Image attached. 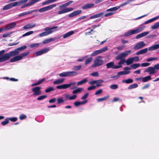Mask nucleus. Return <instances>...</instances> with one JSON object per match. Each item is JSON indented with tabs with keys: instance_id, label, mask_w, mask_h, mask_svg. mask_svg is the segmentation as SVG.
Segmentation results:
<instances>
[{
	"instance_id": "46",
	"label": "nucleus",
	"mask_w": 159,
	"mask_h": 159,
	"mask_svg": "<svg viewBox=\"0 0 159 159\" xmlns=\"http://www.w3.org/2000/svg\"><path fill=\"white\" fill-rule=\"evenodd\" d=\"M12 32H8L3 34L2 35V37L3 38H6L8 37H10V35L12 33Z\"/></svg>"
},
{
	"instance_id": "23",
	"label": "nucleus",
	"mask_w": 159,
	"mask_h": 159,
	"mask_svg": "<svg viewBox=\"0 0 159 159\" xmlns=\"http://www.w3.org/2000/svg\"><path fill=\"white\" fill-rule=\"evenodd\" d=\"M159 48V44H156L152 45L148 48V50L150 51H152Z\"/></svg>"
},
{
	"instance_id": "58",
	"label": "nucleus",
	"mask_w": 159,
	"mask_h": 159,
	"mask_svg": "<svg viewBox=\"0 0 159 159\" xmlns=\"http://www.w3.org/2000/svg\"><path fill=\"white\" fill-rule=\"evenodd\" d=\"M26 117L27 116L25 115L22 114L20 116L19 118L20 120H23L25 119Z\"/></svg>"
},
{
	"instance_id": "39",
	"label": "nucleus",
	"mask_w": 159,
	"mask_h": 159,
	"mask_svg": "<svg viewBox=\"0 0 159 159\" xmlns=\"http://www.w3.org/2000/svg\"><path fill=\"white\" fill-rule=\"evenodd\" d=\"M81 67L82 66L80 65L73 67L72 69L73 70L77 71L80 70L81 69Z\"/></svg>"
},
{
	"instance_id": "8",
	"label": "nucleus",
	"mask_w": 159,
	"mask_h": 159,
	"mask_svg": "<svg viewBox=\"0 0 159 159\" xmlns=\"http://www.w3.org/2000/svg\"><path fill=\"white\" fill-rule=\"evenodd\" d=\"M131 1H132L131 0H129L121 4L120 6L114 7L111 8H109V9L107 10L106 11H109L117 10H118L119 8H120L121 7H122L125 6L126 4H128L130 2H131Z\"/></svg>"
},
{
	"instance_id": "56",
	"label": "nucleus",
	"mask_w": 159,
	"mask_h": 159,
	"mask_svg": "<svg viewBox=\"0 0 159 159\" xmlns=\"http://www.w3.org/2000/svg\"><path fill=\"white\" fill-rule=\"evenodd\" d=\"M88 56L82 57V58L79 59L77 60V61L79 62H82L84 59L87 58L88 57Z\"/></svg>"
},
{
	"instance_id": "1",
	"label": "nucleus",
	"mask_w": 159,
	"mask_h": 159,
	"mask_svg": "<svg viewBox=\"0 0 159 159\" xmlns=\"http://www.w3.org/2000/svg\"><path fill=\"white\" fill-rule=\"evenodd\" d=\"M26 46H24L15 49L14 50L9 52L8 53L3 54L5 52V50H2L0 51V62H2L8 60L10 57H14L10 59L11 62H14L21 60L22 58L28 55L29 52L23 53L20 55H18L20 52L25 49Z\"/></svg>"
},
{
	"instance_id": "13",
	"label": "nucleus",
	"mask_w": 159,
	"mask_h": 159,
	"mask_svg": "<svg viewBox=\"0 0 159 159\" xmlns=\"http://www.w3.org/2000/svg\"><path fill=\"white\" fill-rule=\"evenodd\" d=\"M63 96L65 97L66 100H73L77 98L76 95L75 94L72 96H70L68 93H65L63 95Z\"/></svg>"
},
{
	"instance_id": "48",
	"label": "nucleus",
	"mask_w": 159,
	"mask_h": 159,
	"mask_svg": "<svg viewBox=\"0 0 159 159\" xmlns=\"http://www.w3.org/2000/svg\"><path fill=\"white\" fill-rule=\"evenodd\" d=\"M52 38H50L49 39H47L43 40V43L44 44L47 43H49L51 41H52Z\"/></svg>"
},
{
	"instance_id": "51",
	"label": "nucleus",
	"mask_w": 159,
	"mask_h": 159,
	"mask_svg": "<svg viewBox=\"0 0 159 159\" xmlns=\"http://www.w3.org/2000/svg\"><path fill=\"white\" fill-rule=\"evenodd\" d=\"M9 123V120L8 118L5 119V120L2 122L1 124L3 125H5Z\"/></svg>"
},
{
	"instance_id": "11",
	"label": "nucleus",
	"mask_w": 159,
	"mask_h": 159,
	"mask_svg": "<svg viewBox=\"0 0 159 159\" xmlns=\"http://www.w3.org/2000/svg\"><path fill=\"white\" fill-rule=\"evenodd\" d=\"M106 66L107 69L111 68L114 69H117L122 67V65H115L114 62H111L107 63L106 64Z\"/></svg>"
},
{
	"instance_id": "62",
	"label": "nucleus",
	"mask_w": 159,
	"mask_h": 159,
	"mask_svg": "<svg viewBox=\"0 0 159 159\" xmlns=\"http://www.w3.org/2000/svg\"><path fill=\"white\" fill-rule=\"evenodd\" d=\"M67 7L66 3L63 4L61 5H60L59 6V8L60 9H65L66 7Z\"/></svg>"
},
{
	"instance_id": "20",
	"label": "nucleus",
	"mask_w": 159,
	"mask_h": 159,
	"mask_svg": "<svg viewBox=\"0 0 159 159\" xmlns=\"http://www.w3.org/2000/svg\"><path fill=\"white\" fill-rule=\"evenodd\" d=\"M103 12H101L100 13H99L97 14H95L91 17H90L89 18H88L87 19V20H85V21H87V20H88L91 19H92L93 18H95L98 17H101L102 15H103Z\"/></svg>"
},
{
	"instance_id": "64",
	"label": "nucleus",
	"mask_w": 159,
	"mask_h": 159,
	"mask_svg": "<svg viewBox=\"0 0 159 159\" xmlns=\"http://www.w3.org/2000/svg\"><path fill=\"white\" fill-rule=\"evenodd\" d=\"M114 14V12H110L109 13H107L105 14L104 15V16L105 17H108L109 16H111V15H113V14Z\"/></svg>"
},
{
	"instance_id": "35",
	"label": "nucleus",
	"mask_w": 159,
	"mask_h": 159,
	"mask_svg": "<svg viewBox=\"0 0 159 159\" xmlns=\"http://www.w3.org/2000/svg\"><path fill=\"white\" fill-rule=\"evenodd\" d=\"M83 89L82 88H79L77 89L73 90L72 93L73 94H76L80 92L83 91Z\"/></svg>"
},
{
	"instance_id": "5",
	"label": "nucleus",
	"mask_w": 159,
	"mask_h": 159,
	"mask_svg": "<svg viewBox=\"0 0 159 159\" xmlns=\"http://www.w3.org/2000/svg\"><path fill=\"white\" fill-rule=\"evenodd\" d=\"M103 63V60L101 56L97 57L94 60L93 64L92 65V67H99L102 65Z\"/></svg>"
},
{
	"instance_id": "43",
	"label": "nucleus",
	"mask_w": 159,
	"mask_h": 159,
	"mask_svg": "<svg viewBox=\"0 0 159 159\" xmlns=\"http://www.w3.org/2000/svg\"><path fill=\"white\" fill-rule=\"evenodd\" d=\"M93 60V58L92 57H90L87 58L85 62V65H87L89 64V63L92 61Z\"/></svg>"
},
{
	"instance_id": "59",
	"label": "nucleus",
	"mask_w": 159,
	"mask_h": 159,
	"mask_svg": "<svg viewBox=\"0 0 159 159\" xmlns=\"http://www.w3.org/2000/svg\"><path fill=\"white\" fill-rule=\"evenodd\" d=\"M120 60V61L118 63L119 65H121V64H123L125 61V59H121Z\"/></svg>"
},
{
	"instance_id": "41",
	"label": "nucleus",
	"mask_w": 159,
	"mask_h": 159,
	"mask_svg": "<svg viewBox=\"0 0 159 159\" xmlns=\"http://www.w3.org/2000/svg\"><path fill=\"white\" fill-rule=\"evenodd\" d=\"M109 97V96L104 97L103 98H98L97 99V101L98 102L103 101L106 100L107 98Z\"/></svg>"
},
{
	"instance_id": "3",
	"label": "nucleus",
	"mask_w": 159,
	"mask_h": 159,
	"mask_svg": "<svg viewBox=\"0 0 159 159\" xmlns=\"http://www.w3.org/2000/svg\"><path fill=\"white\" fill-rule=\"evenodd\" d=\"M57 27H58L57 26L53 27L52 28L47 27L45 28L44 29L45 31L40 33L39 34V36L40 37H42L50 34L52 33L53 32L57 31V30L56 29L57 28Z\"/></svg>"
},
{
	"instance_id": "57",
	"label": "nucleus",
	"mask_w": 159,
	"mask_h": 159,
	"mask_svg": "<svg viewBox=\"0 0 159 159\" xmlns=\"http://www.w3.org/2000/svg\"><path fill=\"white\" fill-rule=\"evenodd\" d=\"M150 63H143L141 64V66L142 67H147L149 66Z\"/></svg>"
},
{
	"instance_id": "22",
	"label": "nucleus",
	"mask_w": 159,
	"mask_h": 159,
	"mask_svg": "<svg viewBox=\"0 0 159 159\" xmlns=\"http://www.w3.org/2000/svg\"><path fill=\"white\" fill-rule=\"evenodd\" d=\"M35 26L36 24H35L31 23L25 25L23 27V28L25 30H26L28 29L33 28Z\"/></svg>"
},
{
	"instance_id": "40",
	"label": "nucleus",
	"mask_w": 159,
	"mask_h": 159,
	"mask_svg": "<svg viewBox=\"0 0 159 159\" xmlns=\"http://www.w3.org/2000/svg\"><path fill=\"white\" fill-rule=\"evenodd\" d=\"M159 28V21L155 23L152 26L151 28L152 29H155Z\"/></svg>"
},
{
	"instance_id": "29",
	"label": "nucleus",
	"mask_w": 159,
	"mask_h": 159,
	"mask_svg": "<svg viewBox=\"0 0 159 159\" xmlns=\"http://www.w3.org/2000/svg\"><path fill=\"white\" fill-rule=\"evenodd\" d=\"M28 0H21L18 2H15L16 6H19L24 3L27 2Z\"/></svg>"
},
{
	"instance_id": "24",
	"label": "nucleus",
	"mask_w": 159,
	"mask_h": 159,
	"mask_svg": "<svg viewBox=\"0 0 159 159\" xmlns=\"http://www.w3.org/2000/svg\"><path fill=\"white\" fill-rule=\"evenodd\" d=\"M65 80V79L64 78L59 79L54 81L53 82V84L55 85L61 84L64 82Z\"/></svg>"
},
{
	"instance_id": "42",
	"label": "nucleus",
	"mask_w": 159,
	"mask_h": 159,
	"mask_svg": "<svg viewBox=\"0 0 159 159\" xmlns=\"http://www.w3.org/2000/svg\"><path fill=\"white\" fill-rule=\"evenodd\" d=\"M65 100H64L62 98L59 97L57 99V103L58 104H60L63 102Z\"/></svg>"
},
{
	"instance_id": "31",
	"label": "nucleus",
	"mask_w": 159,
	"mask_h": 159,
	"mask_svg": "<svg viewBox=\"0 0 159 159\" xmlns=\"http://www.w3.org/2000/svg\"><path fill=\"white\" fill-rule=\"evenodd\" d=\"M74 33V32L73 31H69L64 34L63 36V37L64 38H66L72 35Z\"/></svg>"
},
{
	"instance_id": "53",
	"label": "nucleus",
	"mask_w": 159,
	"mask_h": 159,
	"mask_svg": "<svg viewBox=\"0 0 159 159\" xmlns=\"http://www.w3.org/2000/svg\"><path fill=\"white\" fill-rule=\"evenodd\" d=\"M132 59L133 60V62L134 61L138 62L139 60V57L138 56H135L134 57H132Z\"/></svg>"
},
{
	"instance_id": "28",
	"label": "nucleus",
	"mask_w": 159,
	"mask_h": 159,
	"mask_svg": "<svg viewBox=\"0 0 159 159\" xmlns=\"http://www.w3.org/2000/svg\"><path fill=\"white\" fill-rule=\"evenodd\" d=\"M159 18V16H158L156 17L153 18L152 19L149 20H148L146 21L144 23V24H147L149 23H151V22H152L156 20L157 19Z\"/></svg>"
},
{
	"instance_id": "18",
	"label": "nucleus",
	"mask_w": 159,
	"mask_h": 159,
	"mask_svg": "<svg viewBox=\"0 0 159 159\" xmlns=\"http://www.w3.org/2000/svg\"><path fill=\"white\" fill-rule=\"evenodd\" d=\"M49 50V48H46L36 52L35 54L36 56H39L47 52Z\"/></svg>"
},
{
	"instance_id": "61",
	"label": "nucleus",
	"mask_w": 159,
	"mask_h": 159,
	"mask_svg": "<svg viewBox=\"0 0 159 159\" xmlns=\"http://www.w3.org/2000/svg\"><path fill=\"white\" fill-rule=\"evenodd\" d=\"M91 75L94 77H98L99 76V74L98 72H93Z\"/></svg>"
},
{
	"instance_id": "10",
	"label": "nucleus",
	"mask_w": 159,
	"mask_h": 159,
	"mask_svg": "<svg viewBox=\"0 0 159 159\" xmlns=\"http://www.w3.org/2000/svg\"><path fill=\"white\" fill-rule=\"evenodd\" d=\"M107 50V47H105L100 49L94 51L91 54V56H94L100 53L104 52Z\"/></svg>"
},
{
	"instance_id": "14",
	"label": "nucleus",
	"mask_w": 159,
	"mask_h": 159,
	"mask_svg": "<svg viewBox=\"0 0 159 159\" xmlns=\"http://www.w3.org/2000/svg\"><path fill=\"white\" fill-rule=\"evenodd\" d=\"M145 43L143 41L140 42L135 44L134 48L135 50H138L144 47Z\"/></svg>"
},
{
	"instance_id": "44",
	"label": "nucleus",
	"mask_w": 159,
	"mask_h": 159,
	"mask_svg": "<svg viewBox=\"0 0 159 159\" xmlns=\"http://www.w3.org/2000/svg\"><path fill=\"white\" fill-rule=\"evenodd\" d=\"M87 18V19L88 18V16H81L78 18L77 19V20L78 21H80L82 20H83L84 19H85V18ZM87 20V19H86V20ZM85 20H84V21H85ZM83 22H84V21H83Z\"/></svg>"
},
{
	"instance_id": "55",
	"label": "nucleus",
	"mask_w": 159,
	"mask_h": 159,
	"mask_svg": "<svg viewBox=\"0 0 159 159\" xmlns=\"http://www.w3.org/2000/svg\"><path fill=\"white\" fill-rule=\"evenodd\" d=\"M75 13V16L78 15L81 13L82 11L81 10H78L73 11Z\"/></svg>"
},
{
	"instance_id": "33",
	"label": "nucleus",
	"mask_w": 159,
	"mask_h": 159,
	"mask_svg": "<svg viewBox=\"0 0 159 159\" xmlns=\"http://www.w3.org/2000/svg\"><path fill=\"white\" fill-rule=\"evenodd\" d=\"M125 63L127 65H129L132 64L133 62V60L132 57L128 58L125 61Z\"/></svg>"
},
{
	"instance_id": "34",
	"label": "nucleus",
	"mask_w": 159,
	"mask_h": 159,
	"mask_svg": "<svg viewBox=\"0 0 159 159\" xmlns=\"http://www.w3.org/2000/svg\"><path fill=\"white\" fill-rule=\"evenodd\" d=\"M151 79V76L149 75L147 76L143 77L142 81L143 82H145L150 80Z\"/></svg>"
},
{
	"instance_id": "17",
	"label": "nucleus",
	"mask_w": 159,
	"mask_h": 159,
	"mask_svg": "<svg viewBox=\"0 0 159 159\" xmlns=\"http://www.w3.org/2000/svg\"><path fill=\"white\" fill-rule=\"evenodd\" d=\"M16 25V22H13L7 24L6 25L5 27L4 28L5 30H9L14 27Z\"/></svg>"
},
{
	"instance_id": "25",
	"label": "nucleus",
	"mask_w": 159,
	"mask_h": 159,
	"mask_svg": "<svg viewBox=\"0 0 159 159\" xmlns=\"http://www.w3.org/2000/svg\"><path fill=\"white\" fill-rule=\"evenodd\" d=\"M68 88L67 84H61L56 87V88L58 89H65Z\"/></svg>"
},
{
	"instance_id": "45",
	"label": "nucleus",
	"mask_w": 159,
	"mask_h": 159,
	"mask_svg": "<svg viewBox=\"0 0 159 159\" xmlns=\"http://www.w3.org/2000/svg\"><path fill=\"white\" fill-rule=\"evenodd\" d=\"M40 45L39 43H34L30 45V48H37L38 47L39 45Z\"/></svg>"
},
{
	"instance_id": "36",
	"label": "nucleus",
	"mask_w": 159,
	"mask_h": 159,
	"mask_svg": "<svg viewBox=\"0 0 159 159\" xmlns=\"http://www.w3.org/2000/svg\"><path fill=\"white\" fill-rule=\"evenodd\" d=\"M88 80L87 79H84L83 80L78 82L77 83V85H80L84 84V83L87 82Z\"/></svg>"
},
{
	"instance_id": "7",
	"label": "nucleus",
	"mask_w": 159,
	"mask_h": 159,
	"mask_svg": "<svg viewBox=\"0 0 159 159\" xmlns=\"http://www.w3.org/2000/svg\"><path fill=\"white\" fill-rule=\"evenodd\" d=\"M32 91L33 93L32 96L34 97H36L41 95L42 93V92L41 90V88L39 86L33 88Z\"/></svg>"
},
{
	"instance_id": "30",
	"label": "nucleus",
	"mask_w": 159,
	"mask_h": 159,
	"mask_svg": "<svg viewBox=\"0 0 159 159\" xmlns=\"http://www.w3.org/2000/svg\"><path fill=\"white\" fill-rule=\"evenodd\" d=\"M45 80V79L44 78L41 79L38 81L37 82L32 84L31 86H35L39 85L42 83Z\"/></svg>"
},
{
	"instance_id": "12",
	"label": "nucleus",
	"mask_w": 159,
	"mask_h": 159,
	"mask_svg": "<svg viewBox=\"0 0 159 159\" xmlns=\"http://www.w3.org/2000/svg\"><path fill=\"white\" fill-rule=\"evenodd\" d=\"M56 6V4H53L43 8H40L39 10L40 12H43L50 10Z\"/></svg>"
},
{
	"instance_id": "21",
	"label": "nucleus",
	"mask_w": 159,
	"mask_h": 159,
	"mask_svg": "<svg viewBox=\"0 0 159 159\" xmlns=\"http://www.w3.org/2000/svg\"><path fill=\"white\" fill-rule=\"evenodd\" d=\"M149 33V31L143 32L140 34H138L136 37V39H139L144 37L147 35Z\"/></svg>"
},
{
	"instance_id": "60",
	"label": "nucleus",
	"mask_w": 159,
	"mask_h": 159,
	"mask_svg": "<svg viewBox=\"0 0 159 159\" xmlns=\"http://www.w3.org/2000/svg\"><path fill=\"white\" fill-rule=\"evenodd\" d=\"M102 92V89H99V90L96 92L95 93V95H98V94H101Z\"/></svg>"
},
{
	"instance_id": "26",
	"label": "nucleus",
	"mask_w": 159,
	"mask_h": 159,
	"mask_svg": "<svg viewBox=\"0 0 159 159\" xmlns=\"http://www.w3.org/2000/svg\"><path fill=\"white\" fill-rule=\"evenodd\" d=\"M36 10H33L32 11H30L24 12H23L22 13H21L19 14L18 16L20 17V16H23L24 15L29 14L31 13H32V12H33L34 11H36Z\"/></svg>"
},
{
	"instance_id": "52",
	"label": "nucleus",
	"mask_w": 159,
	"mask_h": 159,
	"mask_svg": "<svg viewBox=\"0 0 159 159\" xmlns=\"http://www.w3.org/2000/svg\"><path fill=\"white\" fill-rule=\"evenodd\" d=\"M118 88V85L116 84H113L111 85L110 86V88L111 89H117Z\"/></svg>"
},
{
	"instance_id": "32",
	"label": "nucleus",
	"mask_w": 159,
	"mask_h": 159,
	"mask_svg": "<svg viewBox=\"0 0 159 159\" xmlns=\"http://www.w3.org/2000/svg\"><path fill=\"white\" fill-rule=\"evenodd\" d=\"M133 80L131 79H128L127 80H123L122 81L123 83H125L126 84H130L133 83Z\"/></svg>"
},
{
	"instance_id": "15",
	"label": "nucleus",
	"mask_w": 159,
	"mask_h": 159,
	"mask_svg": "<svg viewBox=\"0 0 159 159\" xmlns=\"http://www.w3.org/2000/svg\"><path fill=\"white\" fill-rule=\"evenodd\" d=\"M16 6V4L15 3V2H11L3 7L2 9L3 10H7L12 8L13 7Z\"/></svg>"
},
{
	"instance_id": "16",
	"label": "nucleus",
	"mask_w": 159,
	"mask_h": 159,
	"mask_svg": "<svg viewBox=\"0 0 159 159\" xmlns=\"http://www.w3.org/2000/svg\"><path fill=\"white\" fill-rule=\"evenodd\" d=\"M74 10V8H66L63 9H62L59 11L58 12V14H61L66 13H67L71 11H72Z\"/></svg>"
},
{
	"instance_id": "38",
	"label": "nucleus",
	"mask_w": 159,
	"mask_h": 159,
	"mask_svg": "<svg viewBox=\"0 0 159 159\" xmlns=\"http://www.w3.org/2000/svg\"><path fill=\"white\" fill-rule=\"evenodd\" d=\"M158 59L156 57H150L146 59V61L147 62H149L152 61H158Z\"/></svg>"
},
{
	"instance_id": "47",
	"label": "nucleus",
	"mask_w": 159,
	"mask_h": 159,
	"mask_svg": "<svg viewBox=\"0 0 159 159\" xmlns=\"http://www.w3.org/2000/svg\"><path fill=\"white\" fill-rule=\"evenodd\" d=\"M47 97V95H42L39 96L37 98V100H42Z\"/></svg>"
},
{
	"instance_id": "49",
	"label": "nucleus",
	"mask_w": 159,
	"mask_h": 159,
	"mask_svg": "<svg viewBox=\"0 0 159 159\" xmlns=\"http://www.w3.org/2000/svg\"><path fill=\"white\" fill-rule=\"evenodd\" d=\"M33 33L34 32L33 31H30L25 33V34H23L22 36V37H25L27 36H28L33 34Z\"/></svg>"
},
{
	"instance_id": "37",
	"label": "nucleus",
	"mask_w": 159,
	"mask_h": 159,
	"mask_svg": "<svg viewBox=\"0 0 159 159\" xmlns=\"http://www.w3.org/2000/svg\"><path fill=\"white\" fill-rule=\"evenodd\" d=\"M138 87V84H134L131 85H130L128 87V89H134L137 88Z\"/></svg>"
},
{
	"instance_id": "4",
	"label": "nucleus",
	"mask_w": 159,
	"mask_h": 159,
	"mask_svg": "<svg viewBox=\"0 0 159 159\" xmlns=\"http://www.w3.org/2000/svg\"><path fill=\"white\" fill-rule=\"evenodd\" d=\"M159 70V64L155 65L153 67H149L147 68L145 70V72H148L150 75L153 74L157 73Z\"/></svg>"
},
{
	"instance_id": "6",
	"label": "nucleus",
	"mask_w": 159,
	"mask_h": 159,
	"mask_svg": "<svg viewBox=\"0 0 159 159\" xmlns=\"http://www.w3.org/2000/svg\"><path fill=\"white\" fill-rule=\"evenodd\" d=\"M78 73L75 71H68L63 72L58 74L61 77H71L77 75Z\"/></svg>"
},
{
	"instance_id": "9",
	"label": "nucleus",
	"mask_w": 159,
	"mask_h": 159,
	"mask_svg": "<svg viewBox=\"0 0 159 159\" xmlns=\"http://www.w3.org/2000/svg\"><path fill=\"white\" fill-rule=\"evenodd\" d=\"M131 52V51L130 50L125 51L124 52L120 54L117 56L116 58V60H118L119 59H121L125 57H127L128 55Z\"/></svg>"
},
{
	"instance_id": "19",
	"label": "nucleus",
	"mask_w": 159,
	"mask_h": 159,
	"mask_svg": "<svg viewBox=\"0 0 159 159\" xmlns=\"http://www.w3.org/2000/svg\"><path fill=\"white\" fill-rule=\"evenodd\" d=\"M140 65V63L134 64L130 65V67H125L124 69L125 70L130 69L131 68L134 69H136L139 67Z\"/></svg>"
},
{
	"instance_id": "50",
	"label": "nucleus",
	"mask_w": 159,
	"mask_h": 159,
	"mask_svg": "<svg viewBox=\"0 0 159 159\" xmlns=\"http://www.w3.org/2000/svg\"><path fill=\"white\" fill-rule=\"evenodd\" d=\"M53 88L52 87H51L49 88H48L47 89H46L45 90V92L46 93H49L50 92L53 91Z\"/></svg>"
},
{
	"instance_id": "27",
	"label": "nucleus",
	"mask_w": 159,
	"mask_h": 159,
	"mask_svg": "<svg viewBox=\"0 0 159 159\" xmlns=\"http://www.w3.org/2000/svg\"><path fill=\"white\" fill-rule=\"evenodd\" d=\"M94 5L93 3H90L86 4L82 7V8L83 9H86L88 8H91Z\"/></svg>"
},
{
	"instance_id": "2",
	"label": "nucleus",
	"mask_w": 159,
	"mask_h": 159,
	"mask_svg": "<svg viewBox=\"0 0 159 159\" xmlns=\"http://www.w3.org/2000/svg\"><path fill=\"white\" fill-rule=\"evenodd\" d=\"M145 28V26L143 25H141L134 30H130L125 32L123 36H128L133 34L139 33L143 30Z\"/></svg>"
},
{
	"instance_id": "63",
	"label": "nucleus",
	"mask_w": 159,
	"mask_h": 159,
	"mask_svg": "<svg viewBox=\"0 0 159 159\" xmlns=\"http://www.w3.org/2000/svg\"><path fill=\"white\" fill-rule=\"evenodd\" d=\"M89 95V93H87L84 94V95L81 97V99L82 100H84L86 99L88 97Z\"/></svg>"
},
{
	"instance_id": "54",
	"label": "nucleus",
	"mask_w": 159,
	"mask_h": 159,
	"mask_svg": "<svg viewBox=\"0 0 159 159\" xmlns=\"http://www.w3.org/2000/svg\"><path fill=\"white\" fill-rule=\"evenodd\" d=\"M9 120H10L11 121L15 122L17 121V118L16 117H13L8 118Z\"/></svg>"
}]
</instances>
